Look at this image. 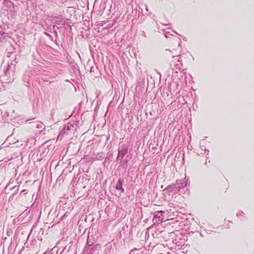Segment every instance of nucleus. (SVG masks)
I'll return each instance as SVG.
<instances>
[{
    "label": "nucleus",
    "instance_id": "nucleus-1",
    "mask_svg": "<svg viewBox=\"0 0 254 254\" xmlns=\"http://www.w3.org/2000/svg\"><path fill=\"white\" fill-rule=\"evenodd\" d=\"M188 181V179L186 178L183 180H178L174 185L169 186L167 189L169 190H174L175 192H178L181 189L187 186Z\"/></svg>",
    "mask_w": 254,
    "mask_h": 254
},
{
    "label": "nucleus",
    "instance_id": "nucleus-2",
    "mask_svg": "<svg viewBox=\"0 0 254 254\" xmlns=\"http://www.w3.org/2000/svg\"><path fill=\"white\" fill-rule=\"evenodd\" d=\"M75 129L74 127L72 124L69 123L66 124L61 130L58 136V139H62L64 135L73 132Z\"/></svg>",
    "mask_w": 254,
    "mask_h": 254
},
{
    "label": "nucleus",
    "instance_id": "nucleus-3",
    "mask_svg": "<svg viewBox=\"0 0 254 254\" xmlns=\"http://www.w3.org/2000/svg\"><path fill=\"white\" fill-rule=\"evenodd\" d=\"M164 212L163 211H156L154 213V217L153 221L154 223H161L163 222L164 219V216L163 214Z\"/></svg>",
    "mask_w": 254,
    "mask_h": 254
},
{
    "label": "nucleus",
    "instance_id": "nucleus-4",
    "mask_svg": "<svg viewBox=\"0 0 254 254\" xmlns=\"http://www.w3.org/2000/svg\"><path fill=\"white\" fill-rule=\"evenodd\" d=\"M128 152V147L126 145H123L118 149V154L117 158V160H122L127 154Z\"/></svg>",
    "mask_w": 254,
    "mask_h": 254
},
{
    "label": "nucleus",
    "instance_id": "nucleus-5",
    "mask_svg": "<svg viewBox=\"0 0 254 254\" xmlns=\"http://www.w3.org/2000/svg\"><path fill=\"white\" fill-rule=\"evenodd\" d=\"M100 246L95 245L92 246H86L85 250L87 254H96L99 253Z\"/></svg>",
    "mask_w": 254,
    "mask_h": 254
},
{
    "label": "nucleus",
    "instance_id": "nucleus-6",
    "mask_svg": "<svg viewBox=\"0 0 254 254\" xmlns=\"http://www.w3.org/2000/svg\"><path fill=\"white\" fill-rule=\"evenodd\" d=\"M34 126L38 129V131L41 132L45 129V126L41 122H36L34 123Z\"/></svg>",
    "mask_w": 254,
    "mask_h": 254
},
{
    "label": "nucleus",
    "instance_id": "nucleus-7",
    "mask_svg": "<svg viewBox=\"0 0 254 254\" xmlns=\"http://www.w3.org/2000/svg\"><path fill=\"white\" fill-rule=\"evenodd\" d=\"M8 37V34L2 31H0V45L4 42Z\"/></svg>",
    "mask_w": 254,
    "mask_h": 254
},
{
    "label": "nucleus",
    "instance_id": "nucleus-8",
    "mask_svg": "<svg viewBox=\"0 0 254 254\" xmlns=\"http://www.w3.org/2000/svg\"><path fill=\"white\" fill-rule=\"evenodd\" d=\"M172 58L174 59V61L177 60V62L178 63L177 64H174L173 61L171 65H174L175 66H176L177 68H180V66H182V63H181V60H180V58H179V56H173Z\"/></svg>",
    "mask_w": 254,
    "mask_h": 254
},
{
    "label": "nucleus",
    "instance_id": "nucleus-9",
    "mask_svg": "<svg viewBox=\"0 0 254 254\" xmlns=\"http://www.w3.org/2000/svg\"><path fill=\"white\" fill-rule=\"evenodd\" d=\"M123 181L119 179L116 184V189L118 190H120L122 192H124L125 191L124 189L123 188Z\"/></svg>",
    "mask_w": 254,
    "mask_h": 254
},
{
    "label": "nucleus",
    "instance_id": "nucleus-10",
    "mask_svg": "<svg viewBox=\"0 0 254 254\" xmlns=\"http://www.w3.org/2000/svg\"><path fill=\"white\" fill-rule=\"evenodd\" d=\"M94 243H95V240L93 239V238L92 237H90L88 235L87 239L86 246H94Z\"/></svg>",
    "mask_w": 254,
    "mask_h": 254
},
{
    "label": "nucleus",
    "instance_id": "nucleus-11",
    "mask_svg": "<svg viewBox=\"0 0 254 254\" xmlns=\"http://www.w3.org/2000/svg\"><path fill=\"white\" fill-rule=\"evenodd\" d=\"M104 158V153L103 152L99 153L96 157L97 159L102 160Z\"/></svg>",
    "mask_w": 254,
    "mask_h": 254
},
{
    "label": "nucleus",
    "instance_id": "nucleus-12",
    "mask_svg": "<svg viewBox=\"0 0 254 254\" xmlns=\"http://www.w3.org/2000/svg\"><path fill=\"white\" fill-rule=\"evenodd\" d=\"M55 248H53L51 250L47 249L43 254H53V252L55 251Z\"/></svg>",
    "mask_w": 254,
    "mask_h": 254
},
{
    "label": "nucleus",
    "instance_id": "nucleus-13",
    "mask_svg": "<svg viewBox=\"0 0 254 254\" xmlns=\"http://www.w3.org/2000/svg\"><path fill=\"white\" fill-rule=\"evenodd\" d=\"M11 3L10 1L9 0H3V4L6 6H9V5Z\"/></svg>",
    "mask_w": 254,
    "mask_h": 254
},
{
    "label": "nucleus",
    "instance_id": "nucleus-14",
    "mask_svg": "<svg viewBox=\"0 0 254 254\" xmlns=\"http://www.w3.org/2000/svg\"><path fill=\"white\" fill-rule=\"evenodd\" d=\"M171 36H172V34H171L170 32H166L165 33V36L166 38H169Z\"/></svg>",
    "mask_w": 254,
    "mask_h": 254
},
{
    "label": "nucleus",
    "instance_id": "nucleus-15",
    "mask_svg": "<svg viewBox=\"0 0 254 254\" xmlns=\"http://www.w3.org/2000/svg\"><path fill=\"white\" fill-rule=\"evenodd\" d=\"M244 214L245 213L243 211H240L237 213V216L238 217L244 216Z\"/></svg>",
    "mask_w": 254,
    "mask_h": 254
},
{
    "label": "nucleus",
    "instance_id": "nucleus-16",
    "mask_svg": "<svg viewBox=\"0 0 254 254\" xmlns=\"http://www.w3.org/2000/svg\"><path fill=\"white\" fill-rule=\"evenodd\" d=\"M12 67V66L11 65H8L7 66V67L6 69V71H5V74H7V73H8L9 72V70H10V68Z\"/></svg>",
    "mask_w": 254,
    "mask_h": 254
},
{
    "label": "nucleus",
    "instance_id": "nucleus-17",
    "mask_svg": "<svg viewBox=\"0 0 254 254\" xmlns=\"http://www.w3.org/2000/svg\"><path fill=\"white\" fill-rule=\"evenodd\" d=\"M56 23L58 25H61V24H64V23L63 22V20H57Z\"/></svg>",
    "mask_w": 254,
    "mask_h": 254
},
{
    "label": "nucleus",
    "instance_id": "nucleus-18",
    "mask_svg": "<svg viewBox=\"0 0 254 254\" xmlns=\"http://www.w3.org/2000/svg\"><path fill=\"white\" fill-rule=\"evenodd\" d=\"M66 247H65L63 250V251L61 252L60 254H63V253H64V251H66Z\"/></svg>",
    "mask_w": 254,
    "mask_h": 254
},
{
    "label": "nucleus",
    "instance_id": "nucleus-19",
    "mask_svg": "<svg viewBox=\"0 0 254 254\" xmlns=\"http://www.w3.org/2000/svg\"><path fill=\"white\" fill-rule=\"evenodd\" d=\"M55 29H56V26L55 25H53V28H52L53 30H55Z\"/></svg>",
    "mask_w": 254,
    "mask_h": 254
},
{
    "label": "nucleus",
    "instance_id": "nucleus-20",
    "mask_svg": "<svg viewBox=\"0 0 254 254\" xmlns=\"http://www.w3.org/2000/svg\"><path fill=\"white\" fill-rule=\"evenodd\" d=\"M24 214V212H23V213H21V215H23V214Z\"/></svg>",
    "mask_w": 254,
    "mask_h": 254
}]
</instances>
